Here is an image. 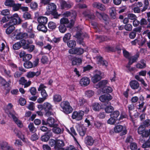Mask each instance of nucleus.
Returning a JSON list of instances; mask_svg holds the SVG:
<instances>
[{"label":"nucleus","instance_id":"obj_36","mask_svg":"<svg viewBox=\"0 0 150 150\" xmlns=\"http://www.w3.org/2000/svg\"><path fill=\"white\" fill-rule=\"evenodd\" d=\"M120 115V112L118 110L113 111L110 115V117H114L117 120H118V117Z\"/></svg>","mask_w":150,"mask_h":150},{"label":"nucleus","instance_id":"obj_44","mask_svg":"<svg viewBox=\"0 0 150 150\" xmlns=\"http://www.w3.org/2000/svg\"><path fill=\"white\" fill-rule=\"evenodd\" d=\"M62 100V96L59 94L54 95L53 96V100L55 102H60Z\"/></svg>","mask_w":150,"mask_h":150},{"label":"nucleus","instance_id":"obj_48","mask_svg":"<svg viewBox=\"0 0 150 150\" xmlns=\"http://www.w3.org/2000/svg\"><path fill=\"white\" fill-rule=\"evenodd\" d=\"M94 126L95 128L100 129L102 127L103 123L100 121H96L94 122Z\"/></svg>","mask_w":150,"mask_h":150},{"label":"nucleus","instance_id":"obj_45","mask_svg":"<svg viewBox=\"0 0 150 150\" xmlns=\"http://www.w3.org/2000/svg\"><path fill=\"white\" fill-rule=\"evenodd\" d=\"M67 45L69 47L72 48L76 46V42L74 40H70L67 42Z\"/></svg>","mask_w":150,"mask_h":150},{"label":"nucleus","instance_id":"obj_27","mask_svg":"<svg viewBox=\"0 0 150 150\" xmlns=\"http://www.w3.org/2000/svg\"><path fill=\"white\" fill-rule=\"evenodd\" d=\"M72 65H79L82 62V59L80 58L74 57L71 59Z\"/></svg>","mask_w":150,"mask_h":150},{"label":"nucleus","instance_id":"obj_28","mask_svg":"<svg viewBox=\"0 0 150 150\" xmlns=\"http://www.w3.org/2000/svg\"><path fill=\"white\" fill-rule=\"evenodd\" d=\"M73 4L72 3L68 4L64 1H62L60 2V5L62 9L65 8H70L73 6Z\"/></svg>","mask_w":150,"mask_h":150},{"label":"nucleus","instance_id":"obj_8","mask_svg":"<svg viewBox=\"0 0 150 150\" xmlns=\"http://www.w3.org/2000/svg\"><path fill=\"white\" fill-rule=\"evenodd\" d=\"M95 74L91 78V81L94 83H95L100 81L102 78L101 72L98 70H96L94 71Z\"/></svg>","mask_w":150,"mask_h":150},{"label":"nucleus","instance_id":"obj_33","mask_svg":"<svg viewBox=\"0 0 150 150\" xmlns=\"http://www.w3.org/2000/svg\"><path fill=\"white\" fill-rule=\"evenodd\" d=\"M91 82L89 78L87 77L82 78L80 81V84H89Z\"/></svg>","mask_w":150,"mask_h":150},{"label":"nucleus","instance_id":"obj_46","mask_svg":"<svg viewBox=\"0 0 150 150\" xmlns=\"http://www.w3.org/2000/svg\"><path fill=\"white\" fill-rule=\"evenodd\" d=\"M87 104V100L82 98H79L78 105L80 106H82L84 105H86Z\"/></svg>","mask_w":150,"mask_h":150},{"label":"nucleus","instance_id":"obj_3","mask_svg":"<svg viewBox=\"0 0 150 150\" xmlns=\"http://www.w3.org/2000/svg\"><path fill=\"white\" fill-rule=\"evenodd\" d=\"M60 106L61 110L65 114H69L72 112L73 108L67 101H64L61 102L60 103Z\"/></svg>","mask_w":150,"mask_h":150},{"label":"nucleus","instance_id":"obj_39","mask_svg":"<svg viewBox=\"0 0 150 150\" xmlns=\"http://www.w3.org/2000/svg\"><path fill=\"white\" fill-rule=\"evenodd\" d=\"M58 126V125L57 124L56 126L53 127L52 131L55 134H59L61 133L62 131L63 132L64 129H63L62 131L61 128L57 127Z\"/></svg>","mask_w":150,"mask_h":150},{"label":"nucleus","instance_id":"obj_49","mask_svg":"<svg viewBox=\"0 0 150 150\" xmlns=\"http://www.w3.org/2000/svg\"><path fill=\"white\" fill-rule=\"evenodd\" d=\"M57 25L55 23L50 21L48 23V27L51 30L55 29L56 28Z\"/></svg>","mask_w":150,"mask_h":150},{"label":"nucleus","instance_id":"obj_26","mask_svg":"<svg viewBox=\"0 0 150 150\" xmlns=\"http://www.w3.org/2000/svg\"><path fill=\"white\" fill-rule=\"evenodd\" d=\"M86 128L84 126H79L77 129V130L79 134L83 137L85 135L86 132Z\"/></svg>","mask_w":150,"mask_h":150},{"label":"nucleus","instance_id":"obj_1","mask_svg":"<svg viewBox=\"0 0 150 150\" xmlns=\"http://www.w3.org/2000/svg\"><path fill=\"white\" fill-rule=\"evenodd\" d=\"M9 22L4 24L3 27L7 28L6 30V33L9 35L11 34L15 29L14 25L21 23L22 20L17 13H15L12 15L7 16Z\"/></svg>","mask_w":150,"mask_h":150},{"label":"nucleus","instance_id":"obj_31","mask_svg":"<svg viewBox=\"0 0 150 150\" xmlns=\"http://www.w3.org/2000/svg\"><path fill=\"white\" fill-rule=\"evenodd\" d=\"M47 123L49 126L51 127L56 126L57 125V124L55 123L54 119L51 117H49L47 119Z\"/></svg>","mask_w":150,"mask_h":150},{"label":"nucleus","instance_id":"obj_50","mask_svg":"<svg viewBox=\"0 0 150 150\" xmlns=\"http://www.w3.org/2000/svg\"><path fill=\"white\" fill-rule=\"evenodd\" d=\"M58 29L59 31L62 33H64L67 30L66 25L61 24L59 26Z\"/></svg>","mask_w":150,"mask_h":150},{"label":"nucleus","instance_id":"obj_16","mask_svg":"<svg viewBox=\"0 0 150 150\" xmlns=\"http://www.w3.org/2000/svg\"><path fill=\"white\" fill-rule=\"evenodd\" d=\"M112 99V97L110 94H104L101 96L99 98V100L101 102L105 103L106 104Z\"/></svg>","mask_w":150,"mask_h":150},{"label":"nucleus","instance_id":"obj_54","mask_svg":"<svg viewBox=\"0 0 150 150\" xmlns=\"http://www.w3.org/2000/svg\"><path fill=\"white\" fill-rule=\"evenodd\" d=\"M15 1L13 0H6L5 2V4L6 6L12 7Z\"/></svg>","mask_w":150,"mask_h":150},{"label":"nucleus","instance_id":"obj_9","mask_svg":"<svg viewBox=\"0 0 150 150\" xmlns=\"http://www.w3.org/2000/svg\"><path fill=\"white\" fill-rule=\"evenodd\" d=\"M84 115V112L82 110H80L79 112L74 111L71 117L73 119H75L77 121H79L82 119Z\"/></svg>","mask_w":150,"mask_h":150},{"label":"nucleus","instance_id":"obj_2","mask_svg":"<svg viewBox=\"0 0 150 150\" xmlns=\"http://www.w3.org/2000/svg\"><path fill=\"white\" fill-rule=\"evenodd\" d=\"M49 144L51 146H54L55 149L57 150L61 148L64 145V142L62 140L57 139H51L49 141Z\"/></svg>","mask_w":150,"mask_h":150},{"label":"nucleus","instance_id":"obj_21","mask_svg":"<svg viewBox=\"0 0 150 150\" xmlns=\"http://www.w3.org/2000/svg\"><path fill=\"white\" fill-rule=\"evenodd\" d=\"M93 6L95 8L99 9L102 11H105L106 10L105 6L99 2H95L93 4Z\"/></svg>","mask_w":150,"mask_h":150},{"label":"nucleus","instance_id":"obj_61","mask_svg":"<svg viewBox=\"0 0 150 150\" xmlns=\"http://www.w3.org/2000/svg\"><path fill=\"white\" fill-rule=\"evenodd\" d=\"M41 61L42 64H45L47 63L48 62V57L45 56H43L41 59Z\"/></svg>","mask_w":150,"mask_h":150},{"label":"nucleus","instance_id":"obj_53","mask_svg":"<svg viewBox=\"0 0 150 150\" xmlns=\"http://www.w3.org/2000/svg\"><path fill=\"white\" fill-rule=\"evenodd\" d=\"M48 134V133H47L41 137V139L42 141L46 142L49 140L50 137Z\"/></svg>","mask_w":150,"mask_h":150},{"label":"nucleus","instance_id":"obj_25","mask_svg":"<svg viewBox=\"0 0 150 150\" xmlns=\"http://www.w3.org/2000/svg\"><path fill=\"white\" fill-rule=\"evenodd\" d=\"M85 143L87 145L92 146L94 142V140L91 136H87L85 139Z\"/></svg>","mask_w":150,"mask_h":150},{"label":"nucleus","instance_id":"obj_43","mask_svg":"<svg viewBox=\"0 0 150 150\" xmlns=\"http://www.w3.org/2000/svg\"><path fill=\"white\" fill-rule=\"evenodd\" d=\"M144 6L141 10V12L145 11L148 8L149 6V2L148 0H144Z\"/></svg>","mask_w":150,"mask_h":150},{"label":"nucleus","instance_id":"obj_19","mask_svg":"<svg viewBox=\"0 0 150 150\" xmlns=\"http://www.w3.org/2000/svg\"><path fill=\"white\" fill-rule=\"evenodd\" d=\"M28 36L27 33L20 32L16 35L15 38L17 40L26 39L28 38Z\"/></svg>","mask_w":150,"mask_h":150},{"label":"nucleus","instance_id":"obj_35","mask_svg":"<svg viewBox=\"0 0 150 150\" xmlns=\"http://www.w3.org/2000/svg\"><path fill=\"white\" fill-rule=\"evenodd\" d=\"M70 131L68 129H67V132L70 134L73 137L75 140H76V138L74 137V136L77 135L73 127H71L70 128Z\"/></svg>","mask_w":150,"mask_h":150},{"label":"nucleus","instance_id":"obj_13","mask_svg":"<svg viewBox=\"0 0 150 150\" xmlns=\"http://www.w3.org/2000/svg\"><path fill=\"white\" fill-rule=\"evenodd\" d=\"M105 85H94V87L101 88V91L103 93H111L112 91V88L108 86H104Z\"/></svg>","mask_w":150,"mask_h":150},{"label":"nucleus","instance_id":"obj_15","mask_svg":"<svg viewBox=\"0 0 150 150\" xmlns=\"http://www.w3.org/2000/svg\"><path fill=\"white\" fill-rule=\"evenodd\" d=\"M134 104L132 103L128 105V114L129 117V119L132 121L133 123H135V120L134 119L132 115V111H133L134 109Z\"/></svg>","mask_w":150,"mask_h":150},{"label":"nucleus","instance_id":"obj_58","mask_svg":"<svg viewBox=\"0 0 150 150\" xmlns=\"http://www.w3.org/2000/svg\"><path fill=\"white\" fill-rule=\"evenodd\" d=\"M21 6V4H15L14 3V4L13 5L12 7H13V9L14 11H17L19 10Z\"/></svg>","mask_w":150,"mask_h":150},{"label":"nucleus","instance_id":"obj_5","mask_svg":"<svg viewBox=\"0 0 150 150\" xmlns=\"http://www.w3.org/2000/svg\"><path fill=\"white\" fill-rule=\"evenodd\" d=\"M88 37V35L86 33H83L81 31H77L76 34L75 35L74 37L77 39V43L80 45H82L83 46H85L83 40L85 37Z\"/></svg>","mask_w":150,"mask_h":150},{"label":"nucleus","instance_id":"obj_47","mask_svg":"<svg viewBox=\"0 0 150 150\" xmlns=\"http://www.w3.org/2000/svg\"><path fill=\"white\" fill-rule=\"evenodd\" d=\"M28 128L30 132H34L36 131L37 129L34 127V124L33 122L30 123L28 125Z\"/></svg>","mask_w":150,"mask_h":150},{"label":"nucleus","instance_id":"obj_41","mask_svg":"<svg viewBox=\"0 0 150 150\" xmlns=\"http://www.w3.org/2000/svg\"><path fill=\"white\" fill-rule=\"evenodd\" d=\"M60 24H62L63 25H67V26L69 24V21L68 18H62L60 21Z\"/></svg>","mask_w":150,"mask_h":150},{"label":"nucleus","instance_id":"obj_42","mask_svg":"<svg viewBox=\"0 0 150 150\" xmlns=\"http://www.w3.org/2000/svg\"><path fill=\"white\" fill-rule=\"evenodd\" d=\"M140 125L145 128L148 127L150 125V119L145 120L141 123Z\"/></svg>","mask_w":150,"mask_h":150},{"label":"nucleus","instance_id":"obj_62","mask_svg":"<svg viewBox=\"0 0 150 150\" xmlns=\"http://www.w3.org/2000/svg\"><path fill=\"white\" fill-rule=\"evenodd\" d=\"M85 93L88 97L90 98L93 95L94 92L92 90H88L86 91Z\"/></svg>","mask_w":150,"mask_h":150},{"label":"nucleus","instance_id":"obj_18","mask_svg":"<svg viewBox=\"0 0 150 150\" xmlns=\"http://www.w3.org/2000/svg\"><path fill=\"white\" fill-rule=\"evenodd\" d=\"M105 105L104 109L106 113L109 114L111 113L114 111V107L111 105V103L110 102L107 103V104H105Z\"/></svg>","mask_w":150,"mask_h":150},{"label":"nucleus","instance_id":"obj_7","mask_svg":"<svg viewBox=\"0 0 150 150\" xmlns=\"http://www.w3.org/2000/svg\"><path fill=\"white\" fill-rule=\"evenodd\" d=\"M137 132L138 134L141 135L143 137H146L150 134V132L148 130L141 125L138 128Z\"/></svg>","mask_w":150,"mask_h":150},{"label":"nucleus","instance_id":"obj_17","mask_svg":"<svg viewBox=\"0 0 150 150\" xmlns=\"http://www.w3.org/2000/svg\"><path fill=\"white\" fill-rule=\"evenodd\" d=\"M96 15L100 20H102L104 21H107L109 18L108 16L104 13H100L96 11Z\"/></svg>","mask_w":150,"mask_h":150},{"label":"nucleus","instance_id":"obj_64","mask_svg":"<svg viewBox=\"0 0 150 150\" xmlns=\"http://www.w3.org/2000/svg\"><path fill=\"white\" fill-rule=\"evenodd\" d=\"M127 17L129 19L133 21L137 18V16L133 13H129L127 15Z\"/></svg>","mask_w":150,"mask_h":150},{"label":"nucleus","instance_id":"obj_6","mask_svg":"<svg viewBox=\"0 0 150 150\" xmlns=\"http://www.w3.org/2000/svg\"><path fill=\"white\" fill-rule=\"evenodd\" d=\"M19 42L21 47H22L24 50H27L29 52H33L35 49V46L33 45H30L29 44L26 43V41L25 39L21 40Z\"/></svg>","mask_w":150,"mask_h":150},{"label":"nucleus","instance_id":"obj_24","mask_svg":"<svg viewBox=\"0 0 150 150\" xmlns=\"http://www.w3.org/2000/svg\"><path fill=\"white\" fill-rule=\"evenodd\" d=\"M40 74L41 71H38L36 72L30 71L27 73L26 76L29 78H33L35 76H38Z\"/></svg>","mask_w":150,"mask_h":150},{"label":"nucleus","instance_id":"obj_14","mask_svg":"<svg viewBox=\"0 0 150 150\" xmlns=\"http://www.w3.org/2000/svg\"><path fill=\"white\" fill-rule=\"evenodd\" d=\"M114 130L115 132L119 133L120 132V133L121 136H123L126 134L127 132V130L125 128L124 129L123 127L121 125H118L116 126L114 128Z\"/></svg>","mask_w":150,"mask_h":150},{"label":"nucleus","instance_id":"obj_20","mask_svg":"<svg viewBox=\"0 0 150 150\" xmlns=\"http://www.w3.org/2000/svg\"><path fill=\"white\" fill-rule=\"evenodd\" d=\"M13 105L11 103H9L4 109V111L6 113L10 115L13 113H15L14 111L12 110Z\"/></svg>","mask_w":150,"mask_h":150},{"label":"nucleus","instance_id":"obj_57","mask_svg":"<svg viewBox=\"0 0 150 150\" xmlns=\"http://www.w3.org/2000/svg\"><path fill=\"white\" fill-rule=\"evenodd\" d=\"M71 35L70 33H68L65 35L63 38L64 42H67V41L70 39Z\"/></svg>","mask_w":150,"mask_h":150},{"label":"nucleus","instance_id":"obj_38","mask_svg":"<svg viewBox=\"0 0 150 150\" xmlns=\"http://www.w3.org/2000/svg\"><path fill=\"white\" fill-rule=\"evenodd\" d=\"M23 66L27 69H30L34 67L33 63L29 61H25L23 63Z\"/></svg>","mask_w":150,"mask_h":150},{"label":"nucleus","instance_id":"obj_10","mask_svg":"<svg viewBox=\"0 0 150 150\" xmlns=\"http://www.w3.org/2000/svg\"><path fill=\"white\" fill-rule=\"evenodd\" d=\"M57 6L54 3H51L47 4V11L45 13V15H49L53 12L56 11Z\"/></svg>","mask_w":150,"mask_h":150},{"label":"nucleus","instance_id":"obj_59","mask_svg":"<svg viewBox=\"0 0 150 150\" xmlns=\"http://www.w3.org/2000/svg\"><path fill=\"white\" fill-rule=\"evenodd\" d=\"M23 17L25 20H28L31 18V15L30 13L28 12L24 13Z\"/></svg>","mask_w":150,"mask_h":150},{"label":"nucleus","instance_id":"obj_32","mask_svg":"<svg viewBox=\"0 0 150 150\" xmlns=\"http://www.w3.org/2000/svg\"><path fill=\"white\" fill-rule=\"evenodd\" d=\"M38 21L39 23L45 25L47 22L48 19L46 17L40 16L38 18Z\"/></svg>","mask_w":150,"mask_h":150},{"label":"nucleus","instance_id":"obj_22","mask_svg":"<svg viewBox=\"0 0 150 150\" xmlns=\"http://www.w3.org/2000/svg\"><path fill=\"white\" fill-rule=\"evenodd\" d=\"M46 88V86L44 85H40L38 90V91H41V94L42 97L47 99V94L46 93L45 90L44 89Z\"/></svg>","mask_w":150,"mask_h":150},{"label":"nucleus","instance_id":"obj_37","mask_svg":"<svg viewBox=\"0 0 150 150\" xmlns=\"http://www.w3.org/2000/svg\"><path fill=\"white\" fill-rule=\"evenodd\" d=\"M110 16L112 19H115L116 18V11L115 7H112L110 8Z\"/></svg>","mask_w":150,"mask_h":150},{"label":"nucleus","instance_id":"obj_55","mask_svg":"<svg viewBox=\"0 0 150 150\" xmlns=\"http://www.w3.org/2000/svg\"><path fill=\"white\" fill-rule=\"evenodd\" d=\"M144 102H142L141 104H139V107L138 109V110H140V112L141 111L142 112H145L146 109V107L144 106Z\"/></svg>","mask_w":150,"mask_h":150},{"label":"nucleus","instance_id":"obj_60","mask_svg":"<svg viewBox=\"0 0 150 150\" xmlns=\"http://www.w3.org/2000/svg\"><path fill=\"white\" fill-rule=\"evenodd\" d=\"M32 56L31 54H25L23 59V61L25 62L29 61L32 58Z\"/></svg>","mask_w":150,"mask_h":150},{"label":"nucleus","instance_id":"obj_23","mask_svg":"<svg viewBox=\"0 0 150 150\" xmlns=\"http://www.w3.org/2000/svg\"><path fill=\"white\" fill-rule=\"evenodd\" d=\"M11 147L7 142L3 141L0 143V150H8Z\"/></svg>","mask_w":150,"mask_h":150},{"label":"nucleus","instance_id":"obj_52","mask_svg":"<svg viewBox=\"0 0 150 150\" xmlns=\"http://www.w3.org/2000/svg\"><path fill=\"white\" fill-rule=\"evenodd\" d=\"M130 148L131 150H139V149H138L137 144L135 142L130 143Z\"/></svg>","mask_w":150,"mask_h":150},{"label":"nucleus","instance_id":"obj_63","mask_svg":"<svg viewBox=\"0 0 150 150\" xmlns=\"http://www.w3.org/2000/svg\"><path fill=\"white\" fill-rule=\"evenodd\" d=\"M30 6L31 8L33 10H35L37 8L38 4L37 3L33 2L30 3Z\"/></svg>","mask_w":150,"mask_h":150},{"label":"nucleus","instance_id":"obj_12","mask_svg":"<svg viewBox=\"0 0 150 150\" xmlns=\"http://www.w3.org/2000/svg\"><path fill=\"white\" fill-rule=\"evenodd\" d=\"M69 52L71 54L80 55L84 52V50L80 47H75L69 49Z\"/></svg>","mask_w":150,"mask_h":150},{"label":"nucleus","instance_id":"obj_11","mask_svg":"<svg viewBox=\"0 0 150 150\" xmlns=\"http://www.w3.org/2000/svg\"><path fill=\"white\" fill-rule=\"evenodd\" d=\"M44 110L46 116H50L52 115V106L49 103H45L43 104Z\"/></svg>","mask_w":150,"mask_h":150},{"label":"nucleus","instance_id":"obj_4","mask_svg":"<svg viewBox=\"0 0 150 150\" xmlns=\"http://www.w3.org/2000/svg\"><path fill=\"white\" fill-rule=\"evenodd\" d=\"M63 15L65 17H68L69 16L71 17L72 19L70 20L69 24L67 26V28H72L74 24V22L76 20V12L74 11H67L64 12Z\"/></svg>","mask_w":150,"mask_h":150},{"label":"nucleus","instance_id":"obj_40","mask_svg":"<svg viewBox=\"0 0 150 150\" xmlns=\"http://www.w3.org/2000/svg\"><path fill=\"white\" fill-rule=\"evenodd\" d=\"M14 113H12L11 115V116L13 120L15 122V123L19 127L20 126L21 124V122L20 120L16 117L14 115Z\"/></svg>","mask_w":150,"mask_h":150},{"label":"nucleus","instance_id":"obj_29","mask_svg":"<svg viewBox=\"0 0 150 150\" xmlns=\"http://www.w3.org/2000/svg\"><path fill=\"white\" fill-rule=\"evenodd\" d=\"M92 107L93 110L96 112H98L102 108L101 105L99 103L95 102L92 105Z\"/></svg>","mask_w":150,"mask_h":150},{"label":"nucleus","instance_id":"obj_30","mask_svg":"<svg viewBox=\"0 0 150 150\" xmlns=\"http://www.w3.org/2000/svg\"><path fill=\"white\" fill-rule=\"evenodd\" d=\"M139 57V54L137 53L135 55L129 57V60L128 64L129 65H132L133 63L136 62L138 58Z\"/></svg>","mask_w":150,"mask_h":150},{"label":"nucleus","instance_id":"obj_51","mask_svg":"<svg viewBox=\"0 0 150 150\" xmlns=\"http://www.w3.org/2000/svg\"><path fill=\"white\" fill-rule=\"evenodd\" d=\"M4 90L6 91L5 95H6L9 93L10 90L11 89L10 85H3Z\"/></svg>","mask_w":150,"mask_h":150},{"label":"nucleus","instance_id":"obj_34","mask_svg":"<svg viewBox=\"0 0 150 150\" xmlns=\"http://www.w3.org/2000/svg\"><path fill=\"white\" fill-rule=\"evenodd\" d=\"M37 29L40 31H42L44 33H46L47 31V28L45 25V24L39 23L37 28Z\"/></svg>","mask_w":150,"mask_h":150},{"label":"nucleus","instance_id":"obj_56","mask_svg":"<svg viewBox=\"0 0 150 150\" xmlns=\"http://www.w3.org/2000/svg\"><path fill=\"white\" fill-rule=\"evenodd\" d=\"M117 120L112 117H110L107 121V123L110 125H114Z\"/></svg>","mask_w":150,"mask_h":150}]
</instances>
